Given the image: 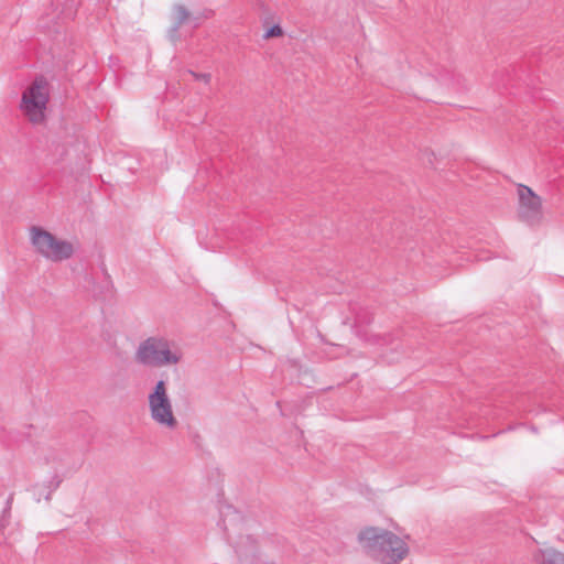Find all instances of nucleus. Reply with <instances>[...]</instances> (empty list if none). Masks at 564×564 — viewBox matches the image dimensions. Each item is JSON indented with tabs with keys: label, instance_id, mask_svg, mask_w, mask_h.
I'll return each instance as SVG.
<instances>
[{
	"label": "nucleus",
	"instance_id": "nucleus-3",
	"mask_svg": "<svg viewBox=\"0 0 564 564\" xmlns=\"http://www.w3.org/2000/svg\"><path fill=\"white\" fill-rule=\"evenodd\" d=\"M29 237L34 250L52 262H61L69 259L75 247L70 241L61 239L42 227H32Z\"/></svg>",
	"mask_w": 564,
	"mask_h": 564
},
{
	"label": "nucleus",
	"instance_id": "nucleus-5",
	"mask_svg": "<svg viewBox=\"0 0 564 564\" xmlns=\"http://www.w3.org/2000/svg\"><path fill=\"white\" fill-rule=\"evenodd\" d=\"M519 218L530 226L538 225L543 219L542 199L529 186L518 185Z\"/></svg>",
	"mask_w": 564,
	"mask_h": 564
},
{
	"label": "nucleus",
	"instance_id": "nucleus-6",
	"mask_svg": "<svg viewBox=\"0 0 564 564\" xmlns=\"http://www.w3.org/2000/svg\"><path fill=\"white\" fill-rule=\"evenodd\" d=\"M409 540L410 535L408 534L398 536L390 532V564L398 563L409 555Z\"/></svg>",
	"mask_w": 564,
	"mask_h": 564
},
{
	"label": "nucleus",
	"instance_id": "nucleus-11",
	"mask_svg": "<svg viewBox=\"0 0 564 564\" xmlns=\"http://www.w3.org/2000/svg\"><path fill=\"white\" fill-rule=\"evenodd\" d=\"M282 34H283L282 29H281L279 25H273V26H271L270 29H268V30L265 31L264 36H265L267 39H271V37H279V36H281Z\"/></svg>",
	"mask_w": 564,
	"mask_h": 564
},
{
	"label": "nucleus",
	"instance_id": "nucleus-12",
	"mask_svg": "<svg viewBox=\"0 0 564 564\" xmlns=\"http://www.w3.org/2000/svg\"><path fill=\"white\" fill-rule=\"evenodd\" d=\"M422 155H423V160H424L427 164H430L431 166H433V165H434V161L436 160V155H435V153H434V152H432V151H430V150H425V151H423Z\"/></svg>",
	"mask_w": 564,
	"mask_h": 564
},
{
	"label": "nucleus",
	"instance_id": "nucleus-7",
	"mask_svg": "<svg viewBox=\"0 0 564 564\" xmlns=\"http://www.w3.org/2000/svg\"><path fill=\"white\" fill-rule=\"evenodd\" d=\"M359 541L367 549H376L378 546L384 545L386 543V533L384 531H379L376 528H367L359 534Z\"/></svg>",
	"mask_w": 564,
	"mask_h": 564
},
{
	"label": "nucleus",
	"instance_id": "nucleus-2",
	"mask_svg": "<svg viewBox=\"0 0 564 564\" xmlns=\"http://www.w3.org/2000/svg\"><path fill=\"white\" fill-rule=\"evenodd\" d=\"M48 101V82L43 77H36L24 87L21 94L20 110L32 124H43L46 120Z\"/></svg>",
	"mask_w": 564,
	"mask_h": 564
},
{
	"label": "nucleus",
	"instance_id": "nucleus-8",
	"mask_svg": "<svg viewBox=\"0 0 564 564\" xmlns=\"http://www.w3.org/2000/svg\"><path fill=\"white\" fill-rule=\"evenodd\" d=\"M533 560L536 564H564V553L553 547L538 550Z\"/></svg>",
	"mask_w": 564,
	"mask_h": 564
},
{
	"label": "nucleus",
	"instance_id": "nucleus-10",
	"mask_svg": "<svg viewBox=\"0 0 564 564\" xmlns=\"http://www.w3.org/2000/svg\"><path fill=\"white\" fill-rule=\"evenodd\" d=\"M191 75H192V77L194 78L195 82H198V83H202V84H205V85H208L210 83V80H212V76L208 73L191 72Z\"/></svg>",
	"mask_w": 564,
	"mask_h": 564
},
{
	"label": "nucleus",
	"instance_id": "nucleus-9",
	"mask_svg": "<svg viewBox=\"0 0 564 564\" xmlns=\"http://www.w3.org/2000/svg\"><path fill=\"white\" fill-rule=\"evenodd\" d=\"M430 75L444 86H448L453 80V70L445 66H435L430 69Z\"/></svg>",
	"mask_w": 564,
	"mask_h": 564
},
{
	"label": "nucleus",
	"instance_id": "nucleus-1",
	"mask_svg": "<svg viewBox=\"0 0 564 564\" xmlns=\"http://www.w3.org/2000/svg\"><path fill=\"white\" fill-rule=\"evenodd\" d=\"M134 360L150 367L174 366L182 360V352L173 349L164 337L151 336L140 341L134 352Z\"/></svg>",
	"mask_w": 564,
	"mask_h": 564
},
{
	"label": "nucleus",
	"instance_id": "nucleus-4",
	"mask_svg": "<svg viewBox=\"0 0 564 564\" xmlns=\"http://www.w3.org/2000/svg\"><path fill=\"white\" fill-rule=\"evenodd\" d=\"M148 403L150 415L155 423L170 430L176 427L177 420L167 394L166 383L163 380L158 381L149 393Z\"/></svg>",
	"mask_w": 564,
	"mask_h": 564
}]
</instances>
